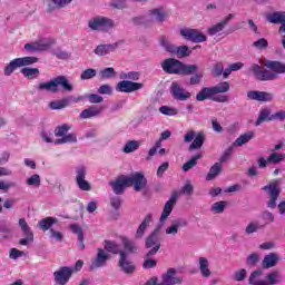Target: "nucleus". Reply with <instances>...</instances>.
<instances>
[{"label": "nucleus", "mask_w": 285, "mask_h": 285, "mask_svg": "<svg viewBox=\"0 0 285 285\" xmlns=\"http://www.w3.org/2000/svg\"><path fill=\"white\" fill-rule=\"evenodd\" d=\"M265 66L268 69H264L257 63L252 66V71L258 81H275V79H279L278 75L285 73V63L279 61L267 60Z\"/></svg>", "instance_id": "obj_1"}, {"label": "nucleus", "mask_w": 285, "mask_h": 285, "mask_svg": "<svg viewBox=\"0 0 285 285\" xmlns=\"http://www.w3.org/2000/svg\"><path fill=\"white\" fill-rule=\"evenodd\" d=\"M228 90H230V83L228 81H223L214 87H204L196 95V101H206V99H209L210 101H216V104H226L230 98L219 94L228 92Z\"/></svg>", "instance_id": "obj_2"}, {"label": "nucleus", "mask_w": 285, "mask_h": 285, "mask_svg": "<svg viewBox=\"0 0 285 285\" xmlns=\"http://www.w3.org/2000/svg\"><path fill=\"white\" fill-rule=\"evenodd\" d=\"M161 68L167 75H183L184 77L195 75L198 70L197 65H186L175 58L165 59L161 62Z\"/></svg>", "instance_id": "obj_3"}, {"label": "nucleus", "mask_w": 285, "mask_h": 285, "mask_svg": "<svg viewBox=\"0 0 285 285\" xmlns=\"http://www.w3.org/2000/svg\"><path fill=\"white\" fill-rule=\"evenodd\" d=\"M264 275V271L256 269L254 271L248 278L249 285H277L282 282V272L274 269L269 272L265 279H259Z\"/></svg>", "instance_id": "obj_4"}, {"label": "nucleus", "mask_w": 285, "mask_h": 285, "mask_svg": "<svg viewBox=\"0 0 285 285\" xmlns=\"http://www.w3.org/2000/svg\"><path fill=\"white\" fill-rule=\"evenodd\" d=\"M59 86L62 87V90H66L67 92H72L73 87L70 81H68V78H66V76H58L47 82H41L38 85L37 90H46L47 92L57 94L59 92Z\"/></svg>", "instance_id": "obj_5"}, {"label": "nucleus", "mask_w": 285, "mask_h": 285, "mask_svg": "<svg viewBox=\"0 0 285 285\" xmlns=\"http://www.w3.org/2000/svg\"><path fill=\"white\" fill-rule=\"evenodd\" d=\"M161 230V225H158L150 234V236L146 237L145 247L151 248L147 252L146 257H155L159 249L161 248V239L159 238V233Z\"/></svg>", "instance_id": "obj_6"}, {"label": "nucleus", "mask_w": 285, "mask_h": 285, "mask_svg": "<svg viewBox=\"0 0 285 285\" xmlns=\"http://www.w3.org/2000/svg\"><path fill=\"white\" fill-rule=\"evenodd\" d=\"M70 125L62 124L55 129L56 137H61L55 140L56 146H61L63 144H77V134L68 131L71 129Z\"/></svg>", "instance_id": "obj_7"}, {"label": "nucleus", "mask_w": 285, "mask_h": 285, "mask_svg": "<svg viewBox=\"0 0 285 285\" xmlns=\"http://www.w3.org/2000/svg\"><path fill=\"white\" fill-rule=\"evenodd\" d=\"M262 190L269 191V202H267V208H276L277 199H279V193H282V187L279 180H272L268 185L264 186Z\"/></svg>", "instance_id": "obj_8"}, {"label": "nucleus", "mask_w": 285, "mask_h": 285, "mask_svg": "<svg viewBox=\"0 0 285 285\" xmlns=\"http://www.w3.org/2000/svg\"><path fill=\"white\" fill-rule=\"evenodd\" d=\"M180 36L186 39V41H191V43H204L207 41L206 35H204L198 29L185 28L180 30Z\"/></svg>", "instance_id": "obj_9"}, {"label": "nucleus", "mask_w": 285, "mask_h": 285, "mask_svg": "<svg viewBox=\"0 0 285 285\" xmlns=\"http://www.w3.org/2000/svg\"><path fill=\"white\" fill-rule=\"evenodd\" d=\"M127 181L129 187L134 186V190H136V193L144 190V188L148 186V179L141 171H137L131 176H127Z\"/></svg>", "instance_id": "obj_10"}, {"label": "nucleus", "mask_w": 285, "mask_h": 285, "mask_svg": "<svg viewBox=\"0 0 285 285\" xmlns=\"http://www.w3.org/2000/svg\"><path fill=\"white\" fill-rule=\"evenodd\" d=\"M184 141L185 144H190V141H193L189 145V150H199V148L204 146V134L198 132L196 135L194 130H189L185 134Z\"/></svg>", "instance_id": "obj_11"}, {"label": "nucleus", "mask_w": 285, "mask_h": 285, "mask_svg": "<svg viewBox=\"0 0 285 285\" xmlns=\"http://www.w3.org/2000/svg\"><path fill=\"white\" fill-rule=\"evenodd\" d=\"M73 273H75V269H72V267H68V266L60 267L58 271L53 273L55 284L67 285L68 282H70V277H72Z\"/></svg>", "instance_id": "obj_12"}, {"label": "nucleus", "mask_w": 285, "mask_h": 285, "mask_svg": "<svg viewBox=\"0 0 285 285\" xmlns=\"http://www.w3.org/2000/svg\"><path fill=\"white\" fill-rule=\"evenodd\" d=\"M110 259V255L104 250V248H98L96 257L91 259V264L89 266L90 271H97V268H104L108 261Z\"/></svg>", "instance_id": "obj_13"}, {"label": "nucleus", "mask_w": 285, "mask_h": 285, "mask_svg": "<svg viewBox=\"0 0 285 285\" xmlns=\"http://www.w3.org/2000/svg\"><path fill=\"white\" fill-rule=\"evenodd\" d=\"M118 266H120L121 271H124L126 275H132V273L137 271V266L132 261H130V258H128V253H126V250L120 252Z\"/></svg>", "instance_id": "obj_14"}, {"label": "nucleus", "mask_w": 285, "mask_h": 285, "mask_svg": "<svg viewBox=\"0 0 285 285\" xmlns=\"http://www.w3.org/2000/svg\"><path fill=\"white\" fill-rule=\"evenodd\" d=\"M19 226L26 237L20 239V246H28V244H32V242H35V233H32V229H30V226L28 225V222H26V218L19 219Z\"/></svg>", "instance_id": "obj_15"}, {"label": "nucleus", "mask_w": 285, "mask_h": 285, "mask_svg": "<svg viewBox=\"0 0 285 285\" xmlns=\"http://www.w3.org/2000/svg\"><path fill=\"white\" fill-rule=\"evenodd\" d=\"M86 167L81 166L76 169V184L80 190L88 193L92 190V186L86 180Z\"/></svg>", "instance_id": "obj_16"}, {"label": "nucleus", "mask_w": 285, "mask_h": 285, "mask_svg": "<svg viewBox=\"0 0 285 285\" xmlns=\"http://www.w3.org/2000/svg\"><path fill=\"white\" fill-rule=\"evenodd\" d=\"M179 197V194L177 191H174L168 199V202L165 203V206L163 208V213L160 215L159 222L164 224L170 217V214L173 213V209L175 208V204H177V199Z\"/></svg>", "instance_id": "obj_17"}, {"label": "nucleus", "mask_w": 285, "mask_h": 285, "mask_svg": "<svg viewBox=\"0 0 285 285\" xmlns=\"http://www.w3.org/2000/svg\"><path fill=\"white\" fill-rule=\"evenodd\" d=\"M170 92L176 101H186L191 97L190 92L184 89L177 81L171 82Z\"/></svg>", "instance_id": "obj_18"}, {"label": "nucleus", "mask_w": 285, "mask_h": 285, "mask_svg": "<svg viewBox=\"0 0 285 285\" xmlns=\"http://www.w3.org/2000/svg\"><path fill=\"white\" fill-rule=\"evenodd\" d=\"M88 26L91 30H108L109 28H112L114 23L112 20L106 17H96L89 20Z\"/></svg>", "instance_id": "obj_19"}, {"label": "nucleus", "mask_w": 285, "mask_h": 285, "mask_svg": "<svg viewBox=\"0 0 285 285\" xmlns=\"http://www.w3.org/2000/svg\"><path fill=\"white\" fill-rule=\"evenodd\" d=\"M144 88V83L141 82H132L130 80L119 81L116 86L117 92H137V90H141Z\"/></svg>", "instance_id": "obj_20"}, {"label": "nucleus", "mask_w": 285, "mask_h": 285, "mask_svg": "<svg viewBox=\"0 0 285 285\" xmlns=\"http://www.w3.org/2000/svg\"><path fill=\"white\" fill-rule=\"evenodd\" d=\"M115 195H124L126 188H130L128 176L121 175L117 179L109 181Z\"/></svg>", "instance_id": "obj_21"}, {"label": "nucleus", "mask_w": 285, "mask_h": 285, "mask_svg": "<svg viewBox=\"0 0 285 285\" xmlns=\"http://www.w3.org/2000/svg\"><path fill=\"white\" fill-rule=\"evenodd\" d=\"M266 20L268 23H281L278 28L279 35L285 33V12L284 11H275L266 16Z\"/></svg>", "instance_id": "obj_22"}, {"label": "nucleus", "mask_w": 285, "mask_h": 285, "mask_svg": "<svg viewBox=\"0 0 285 285\" xmlns=\"http://www.w3.org/2000/svg\"><path fill=\"white\" fill-rule=\"evenodd\" d=\"M247 97L252 101H265V102H271L273 99H275V96L271 92L266 91H257V90H250L247 91Z\"/></svg>", "instance_id": "obj_23"}, {"label": "nucleus", "mask_w": 285, "mask_h": 285, "mask_svg": "<svg viewBox=\"0 0 285 285\" xmlns=\"http://www.w3.org/2000/svg\"><path fill=\"white\" fill-rule=\"evenodd\" d=\"M235 18V14L229 13L223 21L212 26L207 32L209 37H215V35L222 32L226 28L227 23H230V20Z\"/></svg>", "instance_id": "obj_24"}, {"label": "nucleus", "mask_w": 285, "mask_h": 285, "mask_svg": "<svg viewBox=\"0 0 285 285\" xmlns=\"http://www.w3.org/2000/svg\"><path fill=\"white\" fill-rule=\"evenodd\" d=\"M282 258L276 253H269L264 256L262 262V268L268 269V268H275L277 266V263H279Z\"/></svg>", "instance_id": "obj_25"}, {"label": "nucleus", "mask_w": 285, "mask_h": 285, "mask_svg": "<svg viewBox=\"0 0 285 285\" xmlns=\"http://www.w3.org/2000/svg\"><path fill=\"white\" fill-rule=\"evenodd\" d=\"M150 224H153V214H147L136 230V239H141L146 235V230Z\"/></svg>", "instance_id": "obj_26"}, {"label": "nucleus", "mask_w": 285, "mask_h": 285, "mask_svg": "<svg viewBox=\"0 0 285 285\" xmlns=\"http://www.w3.org/2000/svg\"><path fill=\"white\" fill-rule=\"evenodd\" d=\"M55 43H57V40L52 38H42L36 41V52H46V50H50Z\"/></svg>", "instance_id": "obj_27"}, {"label": "nucleus", "mask_w": 285, "mask_h": 285, "mask_svg": "<svg viewBox=\"0 0 285 285\" xmlns=\"http://www.w3.org/2000/svg\"><path fill=\"white\" fill-rule=\"evenodd\" d=\"M116 48H119V42H115L111 45H99L95 49V55L98 57H105V55H110V52H115Z\"/></svg>", "instance_id": "obj_28"}, {"label": "nucleus", "mask_w": 285, "mask_h": 285, "mask_svg": "<svg viewBox=\"0 0 285 285\" xmlns=\"http://www.w3.org/2000/svg\"><path fill=\"white\" fill-rule=\"evenodd\" d=\"M166 12H164L163 9H154L150 10L148 16L145 18V21H158L161 23L163 21H166Z\"/></svg>", "instance_id": "obj_29"}, {"label": "nucleus", "mask_w": 285, "mask_h": 285, "mask_svg": "<svg viewBox=\"0 0 285 285\" xmlns=\"http://www.w3.org/2000/svg\"><path fill=\"white\" fill-rule=\"evenodd\" d=\"M98 115H101V108L90 106L89 108L82 110L79 117L80 119H92V117H97Z\"/></svg>", "instance_id": "obj_30"}, {"label": "nucleus", "mask_w": 285, "mask_h": 285, "mask_svg": "<svg viewBox=\"0 0 285 285\" xmlns=\"http://www.w3.org/2000/svg\"><path fill=\"white\" fill-rule=\"evenodd\" d=\"M69 228L71 233H73V235H78L79 248L81 250H85L86 244H83V229L81 228V226H79L78 224H71Z\"/></svg>", "instance_id": "obj_31"}, {"label": "nucleus", "mask_w": 285, "mask_h": 285, "mask_svg": "<svg viewBox=\"0 0 285 285\" xmlns=\"http://www.w3.org/2000/svg\"><path fill=\"white\" fill-rule=\"evenodd\" d=\"M264 121H273V114L271 111V108H264L259 111L258 118L255 121V126H262Z\"/></svg>", "instance_id": "obj_32"}, {"label": "nucleus", "mask_w": 285, "mask_h": 285, "mask_svg": "<svg viewBox=\"0 0 285 285\" xmlns=\"http://www.w3.org/2000/svg\"><path fill=\"white\" fill-rule=\"evenodd\" d=\"M104 248L107 253H111L112 255H119V257L121 256V249L119 248V244L114 240L106 239L104 242Z\"/></svg>", "instance_id": "obj_33"}, {"label": "nucleus", "mask_w": 285, "mask_h": 285, "mask_svg": "<svg viewBox=\"0 0 285 285\" xmlns=\"http://www.w3.org/2000/svg\"><path fill=\"white\" fill-rule=\"evenodd\" d=\"M199 271H200V275H203V277H210V275H213V272H210V268H208V266H210V264L208 263V258L206 257H199Z\"/></svg>", "instance_id": "obj_34"}, {"label": "nucleus", "mask_w": 285, "mask_h": 285, "mask_svg": "<svg viewBox=\"0 0 285 285\" xmlns=\"http://www.w3.org/2000/svg\"><path fill=\"white\" fill-rule=\"evenodd\" d=\"M255 137V132L254 131H248L245 132L243 135H240L233 144V146H238L242 147L246 144H248V141H250V139H253Z\"/></svg>", "instance_id": "obj_35"}, {"label": "nucleus", "mask_w": 285, "mask_h": 285, "mask_svg": "<svg viewBox=\"0 0 285 285\" xmlns=\"http://www.w3.org/2000/svg\"><path fill=\"white\" fill-rule=\"evenodd\" d=\"M17 68H22L19 58H16V59L11 60L4 67V75H6V77H10V75H12V72H14V70H17Z\"/></svg>", "instance_id": "obj_36"}, {"label": "nucleus", "mask_w": 285, "mask_h": 285, "mask_svg": "<svg viewBox=\"0 0 285 285\" xmlns=\"http://www.w3.org/2000/svg\"><path fill=\"white\" fill-rule=\"evenodd\" d=\"M173 55H176L178 59H184L185 57H190L193 55V50L188 48V46L183 45L175 48V52Z\"/></svg>", "instance_id": "obj_37"}, {"label": "nucleus", "mask_w": 285, "mask_h": 285, "mask_svg": "<svg viewBox=\"0 0 285 285\" xmlns=\"http://www.w3.org/2000/svg\"><path fill=\"white\" fill-rule=\"evenodd\" d=\"M38 224H39V227L41 228V230H43V232L50 230V228H52V226H55V224H57V218L46 217V218H42Z\"/></svg>", "instance_id": "obj_38"}, {"label": "nucleus", "mask_w": 285, "mask_h": 285, "mask_svg": "<svg viewBox=\"0 0 285 285\" xmlns=\"http://www.w3.org/2000/svg\"><path fill=\"white\" fill-rule=\"evenodd\" d=\"M21 75H23V77H26L27 79H37V77H39L40 75V71H39V68H22L20 70Z\"/></svg>", "instance_id": "obj_39"}, {"label": "nucleus", "mask_w": 285, "mask_h": 285, "mask_svg": "<svg viewBox=\"0 0 285 285\" xmlns=\"http://www.w3.org/2000/svg\"><path fill=\"white\" fill-rule=\"evenodd\" d=\"M219 173H222V163H216L210 167L209 173L206 176V180L213 181V179H215Z\"/></svg>", "instance_id": "obj_40"}, {"label": "nucleus", "mask_w": 285, "mask_h": 285, "mask_svg": "<svg viewBox=\"0 0 285 285\" xmlns=\"http://www.w3.org/2000/svg\"><path fill=\"white\" fill-rule=\"evenodd\" d=\"M140 142L138 140H128L124 146L122 153L126 155L130 153H135V150H139Z\"/></svg>", "instance_id": "obj_41"}, {"label": "nucleus", "mask_w": 285, "mask_h": 285, "mask_svg": "<svg viewBox=\"0 0 285 285\" xmlns=\"http://www.w3.org/2000/svg\"><path fill=\"white\" fill-rule=\"evenodd\" d=\"M121 243L127 253H137V244H135V240H130L128 237H122Z\"/></svg>", "instance_id": "obj_42"}, {"label": "nucleus", "mask_w": 285, "mask_h": 285, "mask_svg": "<svg viewBox=\"0 0 285 285\" xmlns=\"http://www.w3.org/2000/svg\"><path fill=\"white\" fill-rule=\"evenodd\" d=\"M203 155L202 154H196L195 156H193L190 158L189 161L185 163L183 165V170L184 173H188V170H190L191 168H195V166H197V160L202 159Z\"/></svg>", "instance_id": "obj_43"}, {"label": "nucleus", "mask_w": 285, "mask_h": 285, "mask_svg": "<svg viewBox=\"0 0 285 285\" xmlns=\"http://www.w3.org/2000/svg\"><path fill=\"white\" fill-rule=\"evenodd\" d=\"M266 225H259L258 222H250L246 228L245 233L246 235H253V233H257L259 229L265 228Z\"/></svg>", "instance_id": "obj_44"}, {"label": "nucleus", "mask_w": 285, "mask_h": 285, "mask_svg": "<svg viewBox=\"0 0 285 285\" xmlns=\"http://www.w3.org/2000/svg\"><path fill=\"white\" fill-rule=\"evenodd\" d=\"M68 99L55 100L49 104L51 110H61L63 108H68L69 106Z\"/></svg>", "instance_id": "obj_45"}, {"label": "nucleus", "mask_w": 285, "mask_h": 285, "mask_svg": "<svg viewBox=\"0 0 285 285\" xmlns=\"http://www.w3.org/2000/svg\"><path fill=\"white\" fill-rule=\"evenodd\" d=\"M267 159L269 164H274V165L282 164V161H284L285 159V154L272 151V154L267 157Z\"/></svg>", "instance_id": "obj_46"}, {"label": "nucleus", "mask_w": 285, "mask_h": 285, "mask_svg": "<svg viewBox=\"0 0 285 285\" xmlns=\"http://www.w3.org/2000/svg\"><path fill=\"white\" fill-rule=\"evenodd\" d=\"M101 79H112V77H117V71H115V68L107 67L99 72Z\"/></svg>", "instance_id": "obj_47"}, {"label": "nucleus", "mask_w": 285, "mask_h": 285, "mask_svg": "<svg viewBox=\"0 0 285 285\" xmlns=\"http://www.w3.org/2000/svg\"><path fill=\"white\" fill-rule=\"evenodd\" d=\"M160 46H163L164 50H166V52H169L170 55H174L175 48L177 47L173 45L169 40H167L164 36L160 38Z\"/></svg>", "instance_id": "obj_48"}, {"label": "nucleus", "mask_w": 285, "mask_h": 285, "mask_svg": "<svg viewBox=\"0 0 285 285\" xmlns=\"http://www.w3.org/2000/svg\"><path fill=\"white\" fill-rule=\"evenodd\" d=\"M20 61V66L23 68V66H32L35 63L39 62V58L35 57V56H30V57H22V58H18Z\"/></svg>", "instance_id": "obj_49"}, {"label": "nucleus", "mask_w": 285, "mask_h": 285, "mask_svg": "<svg viewBox=\"0 0 285 285\" xmlns=\"http://www.w3.org/2000/svg\"><path fill=\"white\" fill-rule=\"evenodd\" d=\"M94 77H97V70L89 68L81 72L80 79L82 81H86L88 79H92Z\"/></svg>", "instance_id": "obj_50"}, {"label": "nucleus", "mask_w": 285, "mask_h": 285, "mask_svg": "<svg viewBox=\"0 0 285 285\" xmlns=\"http://www.w3.org/2000/svg\"><path fill=\"white\" fill-rule=\"evenodd\" d=\"M28 186H36L39 188L41 186V177L38 174L32 175L27 179Z\"/></svg>", "instance_id": "obj_51"}, {"label": "nucleus", "mask_w": 285, "mask_h": 285, "mask_svg": "<svg viewBox=\"0 0 285 285\" xmlns=\"http://www.w3.org/2000/svg\"><path fill=\"white\" fill-rule=\"evenodd\" d=\"M225 209H226V202L224 200L214 203L212 206L213 213L220 214V213H224Z\"/></svg>", "instance_id": "obj_52"}, {"label": "nucleus", "mask_w": 285, "mask_h": 285, "mask_svg": "<svg viewBox=\"0 0 285 285\" xmlns=\"http://www.w3.org/2000/svg\"><path fill=\"white\" fill-rule=\"evenodd\" d=\"M159 112H161V115H167V117H175V115H177V109L175 108H170L168 106H161L159 108Z\"/></svg>", "instance_id": "obj_53"}, {"label": "nucleus", "mask_w": 285, "mask_h": 285, "mask_svg": "<svg viewBox=\"0 0 285 285\" xmlns=\"http://www.w3.org/2000/svg\"><path fill=\"white\" fill-rule=\"evenodd\" d=\"M247 276L248 272H246L245 268L238 269L234 273L235 282H244V279H246Z\"/></svg>", "instance_id": "obj_54"}, {"label": "nucleus", "mask_w": 285, "mask_h": 285, "mask_svg": "<svg viewBox=\"0 0 285 285\" xmlns=\"http://www.w3.org/2000/svg\"><path fill=\"white\" fill-rule=\"evenodd\" d=\"M253 47L256 48V50H265V48H268V40H266V38H261L253 42Z\"/></svg>", "instance_id": "obj_55"}, {"label": "nucleus", "mask_w": 285, "mask_h": 285, "mask_svg": "<svg viewBox=\"0 0 285 285\" xmlns=\"http://www.w3.org/2000/svg\"><path fill=\"white\" fill-rule=\"evenodd\" d=\"M213 75L215 77H222L223 72H224V63L223 62H216L214 65V68H213Z\"/></svg>", "instance_id": "obj_56"}, {"label": "nucleus", "mask_w": 285, "mask_h": 285, "mask_svg": "<svg viewBox=\"0 0 285 285\" xmlns=\"http://www.w3.org/2000/svg\"><path fill=\"white\" fill-rule=\"evenodd\" d=\"M86 97L89 99V104H101L104 101V97L97 94H88Z\"/></svg>", "instance_id": "obj_57"}, {"label": "nucleus", "mask_w": 285, "mask_h": 285, "mask_svg": "<svg viewBox=\"0 0 285 285\" xmlns=\"http://www.w3.org/2000/svg\"><path fill=\"white\" fill-rule=\"evenodd\" d=\"M262 219H264L266 224H273V222H275V216L273 215V213L265 210L262 213Z\"/></svg>", "instance_id": "obj_58"}, {"label": "nucleus", "mask_w": 285, "mask_h": 285, "mask_svg": "<svg viewBox=\"0 0 285 285\" xmlns=\"http://www.w3.org/2000/svg\"><path fill=\"white\" fill-rule=\"evenodd\" d=\"M99 95H112V87L110 85L105 83L98 88Z\"/></svg>", "instance_id": "obj_59"}, {"label": "nucleus", "mask_w": 285, "mask_h": 285, "mask_svg": "<svg viewBox=\"0 0 285 285\" xmlns=\"http://www.w3.org/2000/svg\"><path fill=\"white\" fill-rule=\"evenodd\" d=\"M111 8H116V10H124L125 8H128V4L126 3V0H115L111 3Z\"/></svg>", "instance_id": "obj_60"}, {"label": "nucleus", "mask_w": 285, "mask_h": 285, "mask_svg": "<svg viewBox=\"0 0 285 285\" xmlns=\"http://www.w3.org/2000/svg\"><path fill=\"white\" fill-rule=\"evenodd\" d=\"M230 155H233V147H229L224 151L223 156L219 159V164H226V161L230 159Z\"/></svg>", "instance_id": "obj_61"}, {"label": "nucleus", "mask_w": 285, "mask_h": 285, "mask_svg": "<svg viewBox=\"0 0 285 285\" xmlns=\"http://www.w3.org/2000/svg\"><path fill=\"white\" fill-rule=\"evenodd\" d=\"M284 119L285 110H279L272 115V121H284Z\"/></svg>", "instance_id": "obj_62"}, {"label": "nucleus", "mask_w": 285, "mask_h": 285, "mask_svg": "<svg viewBox=\"0 0 285 285\" xmlns=\"http://www.w3.org/2000/svg\"><path fill=\"white\" fill-rule=\"evenodd\" d=\"M183 195H193L195 193V187L190 183L185 184V186L181 188Z\"/></svg>", "instance_id": "obj_63"}, {"label": "nucleus", "mask_w": 285, "mask_h": 285, "mask_svg": "<svg viewBox=\"0 0 285 285\" xmlns=\"http://www.w3.org/2000/svg\"><path fill=\"white\" fill-rule=\"evenodd\" d=\"M157 266V261L155 259H150V257L147 259H145V262L142 263V268H155Z\"/></svg>", "instance_id": "obj_64"}]
</instances>
